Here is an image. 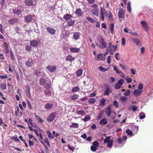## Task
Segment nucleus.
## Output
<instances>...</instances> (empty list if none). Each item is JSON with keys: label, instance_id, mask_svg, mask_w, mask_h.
Returning a JSON list of instances; mask_svg holds the SVG:
<instances>
[{"label": "nucleus", "instance_id": "f257e3e1", "mask_svg": "<svg viewBox=\"0 0 153 153\" xmlns=\"http://www.w3.org/2000/svg\"><path fill=\"white\" fill-rule=\"evenodd\" d=\"M39 83L41 85H45L46 88H49L51 85V81L48 78L45 79L43 78H41L39 80Z\"/></svg>", "mask_w": 153, "mask_h": 153}, {"label": "nucleus", "instance_id": "f03ea898", "mask_svg": "<svg viewBox=\"0 0 153 153\" xmlns=\"http://www.w3.org/2000/svg\"><path fill=\"white\" fill-rule=\"evenodd\" d=\"M97 40L98 42L101 45L99 46L100 48L104 49L106 48L107 44L102 36L100 35L98 36Z\"/></svg>", "mask_w": 153, "mask_h": 153}, {"label": "nucleus", "instance_id": "7ed1b4c3", "mask_svg": "<svg viewBox=\"0 0 153 153\" xmlns=\"http://www.w3.org/2000/svg\"><path fill=\"white\" fill-rule=\"evenodd\" d=\"M35 16L34 14L29 15L24 17L25 21L27 23L31 22L32 20H35Z\"/></svg>", "mask_w": 153, "mask_h": 153}, {"label": "nucleus", "instance_id": "20e7f679", "mask_svg": "<svg viewBox=\"0 0 153 153\" xmlns=\"http://www.w3.org/2000/svg\"><path fill=\"white\" fill-rule=\"evenodd\" d=\"M111 138V136H108L104 140V143H107V146L108 148H111L113 146V140H110Z\"/></svg>", "mask_w": 153, "mask_h": 153}, {"label": "nucleus", "instance_id": "39448f33", "mask_svg": "<svg viewBox=\"0 0 153 153\" xmlns=\"http://www.w3.org/2000/svg\"><path fill=\"white\" fill-rule=\"evenodd\" d=\"M117 45H113L111 42H109L108 44L107 48V51H115L117 48Z\"/></svg>", "mask_w": 153, "mask_h": 153}, {"label": "nucleus", "instance_id": "423d86ee", "mask_svg": "<svg viewBox=\"0 0 153 153\" xmlns=\"http://www.w3.org/2000/svg\"><path fill=\"white\" fill-rule=\"evenodd\" d=\"M55 114V113L53 112L50 114L47 117V120L49 122L53 121L56 116Z\"/></svg>", "mask_w": 153, "mask_h": 153}, {"label": "nucleus", "instance_id": "0eeeda50", "mask_svg": "<svg viewBox=\"0 0 153 153\" xmlns=\"http://www.w3.org/2000/svg\"><path fill=\"white\" fill-rule=\"evenodd\" d=\"M30 45L32 47H37L39 45L38 41L35 40H31L30 42Z\"/></svg>", "mask_w": 153, "mask_h": 153}, {"label": "nucleus", "instance_id": "6e6552de", "mask_svg": "<svg viewBox=\"0 0 153 153\" xmlns=\"http://www.w3.org/2000/svg\"><path fill=\"white\" fill-rule=\"evenodd\" d=\"M24 2L25 6L29 7L32 6L35 4L32 0H25Z\"/></svg>", "mask_w": 153, "mask_h": 153}, {"label": "nucleus", "instance_id": "1a4fd4ad", "mask_svg": "<svg viewBox=\"0 0 153 153\" xmlns=\"http://www.w3.org/2000/svg\"><path fill=\"white\" fill-rule=\"evenodd\" d=\"M13 13L15 16H19L21 13V10L17 8H15L13 9Z\"/></svg>", "mask_w": 153, "mask_h": 153}, {"label": "nucleus", "instance_id": "9d476101", "mask_svg": "<svg viewBox=\"0 0 153 153\" xmlns=\"http://www.w3.org/2000/svg\"><path fill=\"white\" fill-rule=\"evenodd\" d=\"M18 20L17 19L13 18L10 19L8 21L9 24L13 25L14 24H16L18 23Z\"/></svg>", "mask_w": 153, "mask_h": 153}, {"label": "nucleus", "instance_id": "9b49d317", "mask_svg": "<svg viewBox=\"0 0 153 153\" xmlns=\"http://www.w3.org/2000/svg\"><path fill=\"white\" fill-rule=\"evenodd\" d=\"M25 93L26 95H27L28 97L30 98L31 97V95L30 92V87L29 85H27L25 86Z\"/></svg>", "mask_w": 153, "mask_h": 153}, {"label": "nucleus", "instance_id": "f8f14e48", "mask_svg": "<svg viewBox=\"0 0 153 153\" xmlns=\"http://www.w3.org/2000/svg\"><path fill=\"white\" fill-rule=\"evenodd\" d=\"M106 11L105 8L100 7V13L101 16H100V18H102V20L103 21L104 19V14L105 13H106Z\"/></svg>", "mask_w": 153, "mask_h": 153}, {"label": "nucleus", "instance_id": "ddd939ff", "mask_svg": "<svg viewBox=\"0 0 153 153\" xmlns=\"http://www.w3.org/2000/svg\"><path fill=\"white\" fill-rule=\"evenodd\" d=\"M140 24L144 29L147 31L149 28V27L146 22L145 21H142L140 22Z\"/></svg>", "mask_w": 153, "mask_h": 153}, {"label": "nucleus", "instance_id": "4468645a", "mask_svg": "<svg viewBox=\"0 0 153 153\" xmlns=\"http://www.w3.org/2000/svg\"><path fill=\"white\" fill-rule=\"evenodd\" d=\"M46 68L51 72H53L56 70V67L55 66L48 65Z\"/></svg>", "mask_w": 153, "mask_h": 153}, {"label": "nucleus", "instance_id": "2eb2a0df", "mask_svg": "<svg viewBox=\"0 0 153 153\" xmlns=\"http://www.w3.org/2000/svg\"><path fill=\"white\" fill-rule=\"evenodd\" d=\"M70 50L71 53H77L79 52L80 49L76 47H71L70 48Z\"/></svg>", "mask_w": 153, "mask_h": 153}, {"label": "nucleus", "instance_id": "dca6fc26", "mask_svg": "<svg viewBox=\"0 0 153 153\" xmlns=\"http://www.w3.org/2000/svg\"><path fill=\"white\" fill-rule=\"evenodd\" d=\"M53 107L52 104L48 103L46 104L44 106V108L47 110H50L52 109Z\"/></svg>", "mask_w": 153, "mask_h": 153}, {"label": "nucleus", "instance_id": "f3484780", "mask_svg": "<svg viewBox=\"0 0 153 153\" xmlns=\"http://www.w3.org/2000/svg\"><path fill=\"white\" fill-rule=\"evenodd\" d=\"M142 93V91H140L138 89L135 90L134 91L133 94L136 97H137Z\"/></svg>", "mask_w": 153, "mask_h": 153}, {"label": "nucleus", "instance_id": "a211bd4d", "mask_svg": "<svg viewBox=\"0 0 153 153\" xmlns=\"http://www.w3.org/2000/svg\"><path fill=\"white\" fill-rule=\"evenodd\" d=\"M80 33L79 32H77L74 33L73 34V38L75 40H77L79 38Z\"/></svg>", "mask_w": 153, "mask_h": 153}, {"label": "nucleus", "instance_id": "6ab92c4d", "mask_svg": "<svg viewBox=\"0 0 153 153\" xmlns=\"http://www.w3.org/2000/svg\"><path fill=\"white\" fill-rule=\"evenodd\" d=\"M46 30L48 32L52 35L54 34L56 32L55 29L49 27H47Z\"/></svg>", "mask_w": 153, "mask_h": 153}, {"label": "nucleus", "instance_id": "aec40b11", "mask_svg": "<svg viewBox=\"0 0 153 153\" xmlns=\"http://www.w3.org/2000/svg\"><path fill=\"white\" fill-rule=\"evenodd\" d=\"M124 16V13L123 12V10L122 8L120 9L118 12V17L119 19L122 18H123Z\"/></svg>", "mask_w": 153, "mask_h": 153}, {"label": "nucleus", "instance_id": "412c9836", "mask_svg": "<svg viewBox=\"0 0 153 153\" xmlns=\"http://www.w3.org/2000/svg\"><path fill=\"white\" fill-rule=\"evenodd\" d=\"M99 123L101 126H104L107 123V120L105 118H104L100 120Z\"/></svg>", "mask_w": 153, "mask_h": 153}, {"label": "nucleus", "instance_id": "4be33fe9", "mask_svg": "<svg viewBox=\"0 0 153 153\" xmlns=\"http://www.w3.org/2000/svg\"><path fill=\"white\" fill-rule=\"evenodd\" d=\"M75 13L78 16H80L82 15L83 13L82 12L80 8H78L76 10Z\"/></svg>", "mask_w": 153, "mask_h": 153}, {"label": "nucleus", "instance_id": "5701e85b", "mask_svg": "<svg viewBox=\"0 0 153 153\" xmlns=\"http://www.w3.org/2000/svg\"><path fill=\"white\" fill-rule=\"evenodd\" d=\"M72 17V15L69 14H67L64 15L63 19L66 21L70 20Z\"/></svg>", "mask_w": 153, "mask_h": 153}, {"label": "nucleus", "instance_id": "b1692460", "mask_svg": "<svg viewBox=\"0 0 153 153\" xmlns=\"http://www.w3.org/2000/svg\"><path fill=\"white\" fill-rule=\"evenodd\" d=\"M33 64V61L32 59H29L28 61H26L25 65L28 67H30L32 66Z\"/></svg>", "mask_w": 153, "mask_h": 153}, {"label": "nucleus", "instance_id": "393cba45", "mask_svg": "<svg viewBox=\"0 0 153 153\" xmlns=\"http://www.w3.org/2000/svg\"><path fill=\"white\" fill-rule=\"evenodd\" d=\"M104 56L102 53H100L96 57V59L97 61L103 60Z\"/></svg>", "mask_w": 153, "mask_h": 153}, {"label": "nucleus", "instance_id": "a878e982", "mask_svg": "<svg viewBox=\"0 0 153 153\" xmlns=\"http://www.w3.org/2000/svg\"><path fill=\"white\" fill-rule=\"evenodd\" d=\"M74 59L75 58L72 57L71 55H68L65 58V60L66 61H68L70 62H72L74 60Z\"/></svg>", "mask_w": 153, "mask_h": 153}, {"label": "nucleus", "instance_id": "bb28decb", "mask_svg": "<svg viewBox=\"0 0 153 153\" xmlns=\"http://www.w3.org/2000/svg\"><path fill=\"white\" fill-rule=\"evenodd\" d=\"M106 115L107 116L109 117L111 116V108L107 107L105 111Z\"/></svg>", "mask_w": 153, "mask_h": 153}, {"label": "nucleus", "instance_id": "cd10ccee", "mask_svg": "<svg viewBox=\"0 0 153 153\" xmlns=\"http://www.w3.org/2000/svg\"><path fill=\"white\" fill-rule=\"evenodd\" d=\"M131 39L137 45H139L140 41L137 38H131Z\"/></svg>", "mask_w": 153, "mask_h": 153}, {"label": "nucleus", "instance_id": "c85d7f7f", "mask_svg": "<svg viewBox=\"0 0 153 153\" xmlns=\"http://www.w3.org/2000/svg\"><path fill=\"white\" fill-rule=\"evenodd\" d=\"M99 10L97 9H95L92 10V13L96 16H98L99 15Z\"/></svg>", "mask_w": 153, "mask_h": 153}, {"label": "nucleus", "instance_id": "c756f323", "mask_svg": "<svg viewBox=\"0 0 153 153\" xmlns=\"http://www.w3.org/2000/svg\"><path fill=\"white\" fill-rule=\"evenodd\" d=\"M104 112V111L103 110H102L100 111L97 117V120H99L102 118Z\"/></svg>", "mask_w": 153, "mask_h": 153}, {"label": "nucleus", "instance_id": "7c9ffc66", "mask_svg": "<svg viewBox=\"0 0 153 153\" xmlns=\"http://www.w3.org/2000/svg\"><path fill=\"white\" fill-rule=\"evenodd\" d=\"M10 59L11 60L15 61L16 59L14 56V53L13 51L12 50L10 51Z\"/></svg>", "mask_w": 153, "mask_h": 153}, {"label": "nucleus", "instance_id": "2f4dec72", "mask_svg": "<svg viewBox=\"0 0 153 153\" xmlns=\"http://www.w3.org/2000/svg\"><path fill=\"white\" fill-rule=\"evenodd\" d=\"M29 128L30 130L33 131L37 136H39V134L38 131L36 130L33 129L32 127L30 126H29Z\"/></svg>", "mask_w": 153, "mask_h": 153}, {"label": "nucleus", "instance_id": "473e14b6", "mask_svg": "<svg viewBox=\"0 0 153 153\" xmlns=\"http://www.w3.org/2000/svg\"><path fill=\"white\" fill-rule=\"evenodd\" d=\"M111 92L112 91L111 89H105V90L104 91V95L108 96L109 95L110 93H111Z\"/></svg>", "mask_w": 153, "mask_h": 153}, {"label": "nucleus", "instance_id": "72a5a7b5", "mask_svg": "<svg viewBox=\"0 0 153 153\" xmlns=\"http://www.w3.org/2000/svg\"><path fill=\"white\" fill-rule=\"evenodd\" d=\"M96 102V99L95 98H90L88 100V102L91 104L94 103Z\"/></svg>", "mask_w": 153, "mask_h": 153}, {"label": "nucleus", "instance_id": "f704fd0d", "mask_svg": "<svg viewBox=\"0 0 153 153\" xmlns=\"http://www.w3.org/2000/svg\"><path fill=\"white\" fill-rule=\"evenodd\" d=\"M46 89L45 91V93L46 95L48 96H50L51 95V92L48 88H46Z\"/></svg>", "mask_w": 153, "mask_h": 153}, {"label": "nucleus", "instance_id": "c9c22d12", "mask_svg": "<svg viewBox=\"0 0 153 153\" xmlns=\"http://www.w3.org/2000/svg\"><path fill=\"white\" fill-rule=\"evenodd\" d=\"M145 114L144 112H141L139 114V118L140 119H144L145 118Z\"/></svg>", "mask_w": 153, "mask_h": 153}, {"label": "nucleus", "instance_id": "e433bc0d", "mask_svg": "<svg viewBox=\"0 0 153 153\" xmlns=\"http://www.w3.org/2000/svg\"><path fill=\"white\" fill-rule=\"evenodd\" d=\"M26 50L28 52H30L32 49V47L30 45H28L25 46Z\"/></svg>", "mask_w": 153, "mask_h": 153}, {"label": "nucleus", "instance_id": "4c0bfd02", "mask_svg": "<svg viewBox=\"0 0 153 153\" xmlns=\"http://www.w3.org/2000/svg\"><path fill=\"white\" fill-rule=\"evenodd\" d=\"M74 23L75 21L74 20H70L68 22V26H72L74 25Z\"/></svg>", "mask_w": 153, "mask_h": 153}, {"label": "nucleus", "instance_id": "58836bf2", "mask_svg": "<svg viewBox=\"0 0 153 153\" xmlns=\"http://www.w3.org/2000/svg\"><path fill=\"white\" fill-rule=\"evenodd\" d=\"M110 28L111 31V33L112 34L113 33V30L114 28V25L113 24H111L110 25Z\"/></svg>", "mask_w": 153, "mask_h": 153}, {"label": "nucleus", "instance_id": "ea45409f", "mask_svg": "<svg viewBox=\"0 0 153 153\" xmlns=\"http://www.w3.org/2000/svg\"><path fill=\"white\" fill-rule=\"evenodd\" d=\"M47 134L48 136L49 139H53L54 137L52 135L51 133L49 131H47Z\"/></svg>", "mask_w": 153, "mask_h": 153}, {"label": "nucleus", "instance_id": "a19ab883", "mask_svg": "<svg viewBox=\"0 0 153 153\" xmlns=\"http://www.w3.org/2000/svg\"><path fill=\"white\" fill-rule=\"evenodd\" d=\"M0 88L2 90H5L7 88L6 84L3 83H1L0 84Z\"/></svg>", "mask_w": 153, "mask_h": 153}, {"label": "nucleus", "instance_id": "79ce46f5", "mask_svg": "<svg viewBox=\"0 0 153 153\" xmlns=\"http://www.w3.org/2000/svg\"><path fill=\"white\" fill-rule=\"evenodd\" d=\"M78 124L76 123H72V124L70 126L71 128H78Z\"/></svg>", "mask_w": 153, "mask_h": 153}, {"label": "nucleus", "instance_id": "37998d69", "mask_svg": "<svg viewBox=\"0 0 153 153\" xmlns=\"http://www.w3.org/2000/svg\"><path fill=\"white\" fill-rule=\"evenodd\" d=\"M19 138L24 143L25 146L27 147H28V146L27 144L26 143V142H25V140L23 139L22 137V136H20L19 137Z\"/></svg>", "mask_w": 153, "mask_h": 153}, {"label": "nucleus", "instance_id": "c03bdc74", "mask_svg": "<svg viewBox=\"0 0 153 153\" xmlns=\"http://www.w3.org/2000/svg\"><path fill=\"white\" fill-rule=\"evenodd\" d=\"M105 100L104 98H102L100 102V105L104 106L105 105Z\"/></svg>", "mask_w": 153, "mask_h": 153}, {"label": "nucleus", "instance_id": "a18cd8bd", "mask_svg": "<svg viewBox=\"0 0 153 153\" xmlns=\"http://www.w3.org/2000/svg\"><path fill=\"white\" fill-rule=\"evenodd\" d=\"M91 117L90 116L88 115L85 116V117L82 120L84 121L85 122L87 121L88 120H89L91 119Z\"/></svg>", "mask_w": 153, "mask_h": 153}, {"label": "nucleus", "instance_id": "49530a36", "mask_svg": "<svg viewBox=\"0 0 153 153\" xmlns=\"http://www.w3.org/2000/svg\"><path fill=\"white\" fill-rule=\"evenodd\" d=\"M86 19L91 23H93L95 22V21L93 19L88 16L87 17Z\"/></svg>", "mask_w": 153, "mask_h": 153}, {"label": "nucleus", "instance_id": "de8ad7c7", "mask_svg": "<svg viewBox=\"0 0 153 153\" xmlns=\"http://www.w3.org/2000/svg\"><path fill=\"white\" fill-rule=\"evenodd\" d=\"M132 107L131 110L133 111H137V107L136 106H133L131 105L130 106L129 108L128 109H130Z\"/></svg>", "mask_w": 153, "mask_h": 153}, {"label": "nucleus", "instance_id": "09e8293b", "mask_svg": "<svg viewBox=\"0 0 153 153\" xmlns=\"http://www.w3.org/2000/svg\"><path fill=\"white\" fill-rule=\"evenodd\" d=\"M78 95L74 94L71 97V99L72 100H75L78 99Z\"/></svg>", "mask_w": 153, "mask_h": 153}, {"label": "nucleus", "instance_id": "8fccbe9b", "mask_svg": "<svg viewBox=\"0 0 153 153\" xmlns=\"http://www.w3.org/2000/svg\"><path fill=\"white\" fill-rule=\"evenodd\" d=\"M82 73V71L81 69H79L76 72V75L78 76H80Z\"/></svg>", "mask_w": 153, "mask_h": 153}, {"label": "nucleus", "instance_id": "3c124183", "mask_svg": "<svg viewBox=\"0 0 153 153\" xmlns=\"http://www.w3.org/2000/svg\"><path fill=\"white\" fill-rule=\"evenodd\" d=\"M133 130L134 133H137V131H138L139 127L138 126L136 125L133 126Z\"/></svg>", "mask_w": 153, "mask_h": 153}, {"label": "nucleus", "instance_id": "603ef678", "mask_svg": "<svg viewBox=\"0 0 153 153\" xmlns=\"http://www.w3.org/2000/svg\"><path fill=\"white\" fill-rule=\"evenodd\" d=\"M126 132L128 135H131V136L133 135L132 132L129 129H127Z\"/></svg>", "mask_w": 153, "mask_h": 153}, {"label": "nucleus", "instance_id": "864d4df0", "mask_svg": "<svg viewBox=\"0 0 153 153\" xmlns=\"http://www.w3.org/2000/svg\"><path fill=\"white\" fill-rule=\"evenodd\" d=\"M27 103L28 108L30 109H31L32 108V106L29 100H27Z\"/></svg>", "mask_w": 153, "mask_h": 153}, {"label": "nucleus", "instance_id": "5fc2aeb1", "mask_svg": "<svg viewBox=\"0 0 153 153\" xmlns=\"http://www.w3.org/2000/svg\"><path fill=\"white\" fill-rule=\"evenodd\" d=\"M124 82V80L122 79H120L118 81L117 83L118 84H119L122 86V84H123Z\"/></svg>", "mask_w": 153, "mask_h": 153}, {"label": "nucleus", "instance_id": "6e6d98bb", "mask_svg": "<svg viewBox=\"0 0 153 153\" xmlns=\"http://www.w3.org/2000/svg\"><path fill=\"white\" fill-rule=\"evenodd\" d=\"M77 114H78L84 115L85 114V113L84 111L82 110H80L78 111H77Z\"/></svg>", "mask_w": 153, "mask_h": 153}, {"label": "nucleus", "instance_id": "4d7b16f0", "mask_svg": "<svg viewBox=\"0 0 153 153\" xmlns=\"http://www.w3.org/2000/svg\"><path fill=\"white\" fill-rule=\"evenodd\" d=\"M100 70L102 71H107L108 70V68H105L102 66H100L99 67Z\"/></svg>", "mask_w": 153, "mask_h": 153}, {"label": "nucleus", "instance_id": "13d9d810", "mask_svg": "<svg viewBox=\"0 0 153 153\" xmlns=\"http://www.w3.org/2000/svg\"><path fill=\"white\" fill-rule=\"evenodd\" d=\"M79 88L77 86L73 88L72 90V92H75L79 91Z\"/></svg>", "mask_w": 153, "mask_h": 153}, {"label": "nucleus", "instance_id": "bf43d9fd", "mask_svg": "<svg viewBox=\"0 0 153 153\" xmlns=\"http://www.w3.org/2000/svg\"><path fill=\"white\" fill-rule=\"evenodd\" d=\"M138 89L140 91H142V89L143 88V85L142 83H140L138 86Z\"/></svg>", "mask_w": 153, "mask_h": 153}, {"label": "nucleus", "instance_id": "052dcab7", "mask_svg": "<svg viewBox=\"0 0 153 153\" xmlns=\"http://www.w3.org/2000/svg\"><path fill=\"white\" fill-rule=\"evenodd\" d=\"M114 70L115 71L116 73L118 74H120L121 73V72L120 71H119L117 69V67L115 65H114Z\"/></svg>", "mask_w": 153, "mask_h": 153}, {"label": "nucleus", "instance_id": "680f3d73", "mask_svg": "<svg viewBox=\"0 0 153 153\" xmlns=\"http://www.w3.org/2000/svg\"><path fill=\"white\" fill-rule=\"evenodd\" d=\"M93 146H96L97 147L99 146V143L97 141H94L93 143Z\"/></svg>", "mask_w": 153, "mask_h": 153}, {"label": "nucleus", "instance_id": "e2e57ef3", "mask_svg": "<svg viewBox=\"0 0 153 153\" xmlns=\"http://www.w3.org/2000/svg\"><path fill=\"white\" fill-rule=\"evenodd\" d=\"M97 147L93 146H92L91 147V151L95 152L97 149Z\"/></svg>", "mask_w": 153, "mask_h": 153}, {"label": "nucleus", "instance_id": "0e129e2a", "mask_svg": "<svg viewBox=\"0 0 153 153\" xmlns=\"http://www.w3.org/2000/svg\"><path fill=\"white\" fill-rule=\"evenodd\" d=\"M45 142L48 146H50V142L48 138H45Z\"/></svg>", "mask_w": 153, "mask_h": 153}, {"label": "nucleus", "instance_id": "69168bd1", "mask_svg": "<svg viewBox=\"0 0 153 153\" xmlns=\"http://www.w3.org/2000/svg\"><path fill=\"white\" fill-rule=\"evenodd\" d=\"M113 104L116 107L118 108L119 106L118 102L117 100H114L113 102Z\"/></svg>", "mask_w": 153, "mask_h": 153}, {"label": "nucleus", "instance_id": "338daca9", "mask_svg": "<svg viewBox=\"0 0 153 153\" xmlns=\"http://www.w3.org/2000/svg\"><path fill=\"white\" fill-rule=\"evenodd\" d=\"M130 93V90H127L124 93V95L125 96H128L129 95Z\"/></svg>", "mask_w": 153, "mask_h": 153}, {"label": "nucleus", "instance_id": "774afa93", "mask_svg": "<svg viewBox=\"0 0 153 153\" xmlns=\"http://www.w3.org/2000/svg\"><path fill=\"white\" fill-rule=\"evenodd\" d=\"M120 100L123 102H124L126 101L127 98L125 96H122L120 97Z\"/></svg>", "mask_w": 153, "mask_h": 153}]
</instances>
